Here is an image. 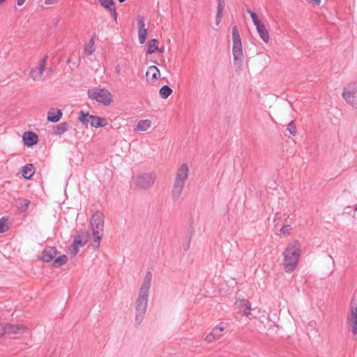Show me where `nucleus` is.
I'll return each instance as SVG.
<instances>
[{"mask_svg": "<svg viewBox=\"0 0 357 357\" xmlns=\"http://www.w3.org/2000/svg\"><path fill=\"white\" fill-rule=\"evenodd\" d=\"M151 280L152 273L149 271L144 278L142 284L139 291L138 297L135 302V323L137 326L142 324L147 310Z\"/></svg>", "mask_w": 357, "mask_h": 357, "instance_id": "1", "label": "nucleus"}, {"mask_svg": "<svg viewBox=\"0 0 357 357\" xmlns=\"http://www.w3.org/2000/svg\"><path fill=\"white\" fill-rule=\"evenodd\" d=\"M301 255V245L298 241L289 243L283 252L284 269L287 273H292L296 268Z\"/></svg>", "mask_w": 357, "mask_h": 357, "instance_id": "2", "label": "nucleus"}, {"mask_svg": "<svg viewBox=\"0 0 357 357\" xmlns=\"http://www.w3.org/2000/svg\"><path fill=\"white\" fill-rule=\"evenodd\" d=\"M91 229L93 236V247L97 249L100 246V241L103 235L104 216L100 211L94 213L91 218Z\"/></svg>", "mask_w": 357, "mask_h": 357, "instance_id": "3", "label": "nucleus"}, {"mask_svg": "<svg viewBox=\"0 0 357 357\" xmlns=\"http://www.w3.org/2000/svg\"><path fill=\"white\" fill-rule=\"evenodd\" d=\"M189 169L187 164H182L178 169L172 190V196L174 200H177L183 190L185 181L188 177Z\"/></svg>", "mask_w": 357, "mask_h": 357, "instance_id": "4", "label": "nucleus"}, {"mask_svg": "<svg viewBox=\"0 0 357 357\" xmlns=\"http://www.w3.org/2000/svg\"><path fill=\"white\" fill-rule=\"evenodd\" d=\"M89 98L96 100L97 102L105 105H109L112 101L111 93L105 89H91L88 91Z\"/></svg>", "mask_w": 357, "mask_h": 357, "instance_id": "5", "label": "nucleus"}, {"mask_svg": "<svg viewBox=\"0 0 357 357\" xmlns=\"http://www.w3.org/2000/svg\"><path fill=\"white\" fill-rule=\"evenodd\" d=\"M357 83L351 82L346 84L343 88L342 97L344 100L353 107H357L356 100Z\"/></svg>", "mask_w": 357, "mask_h": 357, "instance_id": "6", "label": "nucleus"}, {"mask_svg": "<svg viewBox=\"0 0 357 357\" xmlns=\"http://www.w3.org/2000/svg\"><path fill=\"white\" fill-rule=\"evenodd\" d=\"M155 178L149 174L138 175L132 178L131 186L135 188L147 189L151 188Z\"/></svg>", "mask_w": 357, "mask_h": 357, "instance_id": "7", "label": "nucleus"}, {"mask_svg": "<svg viewBox=\"0 0 357 357\" xmlns=\"http://www.w3.org/2000/svg\"><path fill=\"white\" fill-rule=\"evenodd\" d=\"M47 59V56H45L40 61L39 66L38 67L33 68H32L31 70L29 75H30V77L33 80L38 81V80L40 79V78H41V77L43 75L44 69H45V66Z\"/></svg>", "mask_w": 357, "mask_h": 357, "instance_id": "8", "label": "nucleus"}, {"mask_svg": "<svg viewBox=\"0 0 357 357\" xmlns=\"http://www.w3.org/2000/svg\"><path fill=\"white\" fill-rule=\"evenodd\" d=\"M138 24V38L140 44L145 43L147 36V29L145 28V23L144 19L141 16L137 18Z\"/></svg>", "mask_w": 357, "mask_h": 357, "instance_id": "9", "label": "nucleus"}, {"mask_svg": "<svg viewBox=\"0 0 357 357\" xmlns=\"http://www.w3.org/2000/svg\"><path fill=\"white\" fill-rule=\"evenodd\" d=\"M26 331V327L22 325H12L8 324L3 325V335H16L23 333Z\"/></svg>", "mask_w": 357, "mask_h": 357, "instance_id": "10", "label": "nucleus"}, {"mask_svg": "<svg viewBox=\"0 0 357 357\" xmlns=\"http://www.w3.org/2000/svg\"><path fill=\"white\" fill-rule=\"evenodd\" d=\"M233 56L234 59V66L240 68L243 63V52L242 46H233Z\"/></svg>", "mask_w": 357, "mask_h": 357, "instance_id": "11", "label": "nucleus"}, {"mask_svg": "<svg viewBox=\"0 0 357 357\" xmlns=\"http://www.w3.org/2000/svg\"><path fill=\"white\" fill-rule=\"evenodd\" d=\"M56 254L57 251L54 247H48L43 250L40 259L43 261L50 262L55 258Z\"/></svg>", "mask_w": 357, "mask_h": 357, "instance_id": "12", "label": "nucleus"}, {"mask_svg": "<svg viewBox=\"0 0 357 357\" xmlns=\"http://www.w3.org/2000/svg\"><path fill=\"white\" fill-rule=\"evenodd\" d=\"M22 139L26 146H31L37 144L38 135L31 131H27L24 132Z\"/></svg>", "mask_w": 357, "mask_h": 357, "instance_id": "13", "label": "nucleus"}, {"mask_svg": "<svg viewBox=\"0 0 357 357\" xmlns=\"http://www.w3.org/2000/svg\"><path fill=\"white\" fill-rule=\"evenodd\" d=\"M160 75V70L156 66H149L146 73V80L148 82H153L158 79Z\"/></svg>", "mask_w": 357, "mask_h": 357, "instance_id": "14", "label": "nucleus"}, {"mask_svg": "<svg viewBox=\"0 0 357 357\" xmlns=\"http://www.w3.org/2000/svg\"><path fill=\"white\" fill-rule=\"evenodd\" d=\"M348 323L351 328L354 335L357 334V307L351 310V315L348 319Z\"/></svg>", "mask_w": 357, "mask_h": 357, "instance_id": "15", "label": "nucleus"}, {"mask_svg": "<svg viewBox=\"0 0 357 357\" xmlns=\"http://www.w3.org/2000/svg\"><path fill=\"white\" fill-rule=\"evenodd\" d=\"M62 114L61 109H52L47 114V120L54 123L58 122L61 119Z\"/></svg>", "mask_w": 357, "mask_h": 357, "instance_id": "16", "label": "nucleus"}, {"mask_svg": "<svg viewBox=\"0 0 357 357\" xmlns=\"http://www.w3.org/2000/svg\"><path fill=\"white\" fill-rule=\"evenodd\" d=\"M256 29L261 40L265 43H268L269 41V33L264 24L262 23L261 24L257 26Z\"/></svg>", "mask_w": 357, "mask_h": 357, "instance_id": "17", "label": "nucleus"}, {"mask_svg": "<svg viewBox=\"0 0 357 357\" xmlns=\"http://www.w3.org/2000/svg\"><path fill=\"white\" fill-rule=\"evenodd\" d=\"M34 172V167L32 164H26L22 167V174L25 178H31Z\"/></svg>", "mask_w": 357, "mask_h": 357, "instance_id": "18", "label": "nucleus"}, {"mask_svg": "<svg viewBox=\"0 0 357 357\" xmlns=\"http://www.w3.org/2000/svg\"><path fill=\"white\" fill-rule=\"evenodd\" d=\"M228 326V324L226 323H220L219 325L215 326L212 330V333L216 337L217 339L220 338L222 336V331H225Z\"/></svg>", "mask_w": 357, "mask_h": 357, "instance_id": "19", "label": "nucleus"}, {"mask_svg": "<svg viewBox=\"0 0 357 357\" xmlns=\"http://www.w3.org/2000/svg\"><path fill=\"white\" fill-rule=\"evenodd\" d=\"M93 127H104L107 125L106 121L104 119L100 118L96 116L91 115V123Z\"/></svg>", "mask_w": 357, "mask_h": 357, "instance_id": "20", "label": "nucleus"}, {"mask_svg": "<svg viewBox=\"0 0 357 357\" xmlns=\"http://www.w3.org/2000/svg\"><path fill=\"white\" fill-rule=\"evenodd\" d=\"M232 40L233 45H242L241 36L237 26H232Z\"/></svg>", "mask_w": 357, "mask_h": 357, "instance_id": "21", "label": "nucleus"}, {"mask_svg": "<svg viewBox=\"0 0 357 357\" xmlns=\"http://www.w3.org/2000/svg\"><path fill=\"white\" fill-rule=\"evenodd\" d=\"M151 127V121L148 119L141 120L138 122L135 130L146 131Z\"/></svg>", "mask_w": 357, "mask_h": 357, "instance_id": "22", "label": "nucleus"}, {"mask_svg": "<svg viewBox=\"0 0 357 357\" xmlns=\"http://www.w3.org/2000/svg\"><path fill=\"white\" fill-rule=\"evenodd\" d=\"M78 119L84 126L87 127L89 123H91V115L89 113H84L83 111H81Z\"/></svg>", "mask_w": 357, "mask_h": 357, "instance_id": "23", "label": "nucleus"}, {"mask_svg": "<svg viewBox=\"0 0 357 357\" xmlns=\"http://www.w3.org/2000/svg\"><path fill=\"white\" fill-rule=\"evenodd\" d=\"M88 242L87 235H77L74 240L73 244L79 247L84 246Z\"/></svg>", "mask_w": 357, "mask_h": 357, "instance_id": "24", "label": "nucleus"}, {"mask_svg": "<svg viewBox=\"0 0 357 357\" xmlns=\"http://www.w3.org/2000/svg\"><path fill=\"white\" fill-rule=\"evenodd\" d=\"M172 92L173 91L169 86L165 85L160 89L159 94L162 98L165 99L167 98Z\"/></svg>", "mask_w": 357, "mask_h": 357, "instance_id": "25", "label": "nucleus"}, {"mask_svg": "<svg viewBox=\"0 0 357 357\" xmlns=\"http://www.w3.org/2000/svg\"><path fill=\"white\" fill-rule=\"evenodd\" d=\"M68 128V125L67 123H61L58 125L54 130V134L56 135H60L67 131Z\"/></svg>", "mask_w": 357, "mask_h": 357, "instance_id": "26", "label": "nucleus"}, {"mask_svg": "<svg viewBox=\"0 0 357 357\" xmlns=\"http://www.w3.org/2000/svg\"><path fill=\"white\" fill-rule=\"evenodd\" d=\"M30 204V201L28 199H20L17 203V207L20 212L25 211Z\"/></svg>", "mask_w": 357, "mask_h": 357, "instance_id": "27", "label": "nucleus"}, {"mask_svg": "<svg viewBox=\"0 0 357 357\" xmlns=\"http://www.w3.org/2000/svg\"><path fill=\"white\" fill-rule=\"evenodd\" d=\"M68 261V257L66 255H63L61 256H59L56 257L54 261V266L55 267H59L63 264H65Z\"/></svg>", "mask_w": 357, "mask_h": 357, "instance_id": "28", "label": "nucleus"}, {"mask_svg": "<svg viewBox=\"0 0 357 357\" xmlns=\"http://www.w3.org/2000/svg\"><path fill=\"white\" fill-rule=\"evenodd\" d=\"M247 12L250 15L252 22L255 25L256 27L262 24L260 22V20H259L258 16L256 13H255L254 11H252L250 9H248Z\"/></svg>", "mask_w": 357, "mask_h": 357, "instance_id": "29", "label": "nucleus"}, {"mask_svg": "<svg viewBox=\"0 0 357 357\" xmlns=\"http://www.w3.org/2000/svg\"><path fill=\"white\" fill-rule=\"evenodd\" d=\"M101 6H102L104 8L108 9H111L112 8L114 7V0H98Z\"/></svg>", "mask_w": 357, "mask_h": 357, "instance_id": "30", "label": "nucleus"}, {"mask_svg": "<svg viewBox=\"0 0 357 357\" xmlns=\"http://www.w3.org/2000/svg\"><path fill=\"white\" fill-rule=\"evenodd\" d=\"M9 229L8 220L5 218L0 219V233H3Z\"/></svg>", "mask_w": 357, "mask_h": 357, "instance_id": "31", "label": "nucleus"}, {"mask_svg": "<svg viewBox=\"0 0 357 357\" xmlns=\"http://www.w3.org/2000/svg\"><path fill=\"white\" fill-rule=\"evenodd\" d=\"M287 130L289 131V132L293 135V136H295L297 133V130H296V125L294 123V121H291L287 126Z\"/></svg>", "mask_w": 357, "mask_h": 357, "instance_id": "32", "label": "nucleus"}, {"mask_svg": "<svg viewBox=\"0 0 357 357\" xmlns=\"http://www.w3.org/2000/svg\"><path fill=\"white\" fill-rule=\"evenodd\" d=\"M217 12L222 13L225 6V0H217Z\"/></svg>", "mask_w": 357, "mask_h": 357, "instance_id": "33", "label": "nucleus"}, {"mask_svg": "<svg viewBox=\"0 0 357 357\" xmlns=\"http://www.w3.org/2000/svg\"><path fill=\"white\" fill-rule=\"evenodd\" d=\"M95 51L94 46H85L83 54L84 55H91Z\"/></svg>", "mask_w": 357, "mask_h": 357, "instance_id": "34", "label": "nucleus"}, {"mask_svg": "<svg viewBox=\"0 0 357 357\" xmlns=\"http://www.w3.org/2000/svg\"><path fill=\"white\" fill-rule=\"evenodd\" d=\"M236 304L238 305V307L244 308V309H245V307H247L248 306L250 305L249 302L245 300L237 301L236 302Z\"/></svg>", "mask_w": 357, "mask_h": 357, "instance_id": "35", "label": "nucleus"}, {"mask_svg": "<svg viewBox=\"0 0 357 357\" xmlns=\"http://www.w3.org/2000/svg\"><path fill=\"white\" fill-rule=\"evenodd\" d=\"M280 231L284 235H288L291 231V227L289 225H284L281 228Z\"/></svg>", "mask_w": 357, "mask_h": 357, "instance_id": "36", "label": "nucleus"}, {"mask_svg": "<svg viewBox=\"0 0 357 357\" xmlns=\"http://www.w3.org/2000/svg\"><path fill=\"white\" fill-rule=\"evenodd\" d=\"M215 340H218V339L216 338V337L213 335V333L212 332H211L209 334H208L205 337V340L208 343L213 342Z\"/></svg>", "mask_w": 357, "mask_h": 357, "instance_id": "37", "label": "nucleus"}, {"mask_svg": "<svg viewBox=\"0 0 357 357\" xmlns=\"http://www.w3.org/2000/svg\"><path fill=\"white\" fill-rule=\"evenodd\" d=\"M158 50V46H148V48L146 50V54H151Z\"/></svg>", "mask_w": 357, "mask_h": 357, "instance_id": "38", "label": "nucleus"}, {"mask_svg": "<svg viewBox=\"0 0 357 357\" xmlns=\"http://www.w3.org/2000/svg\"><path fill=\"white\" fill-rule=\"evenodd\" d=\"M78 252H79V247L73 243V245H71V250H70L71 254L73 256H75L78 253Z\"/></svg>", "mask_w": 357, "mask_h": 357, "instance_id": "39", "label": "nucleus"}, {"mask_svg": "<svg viewBox=\"0 0 357 357\" xmlns=\"http://www.w3.org/2000/svg\"><path fill=\"white\" fill-rule=\"evenodd\" d=\"M109 11L110 12L111 15L114 17V20L115 21H116V20H117V13H116V8L113 7L111 9H109Z\"/></svg>", "mask_w": 357, "mask_h": 357, "instance_id": "40", "label": "nucleus"}, {"mask_svg": "<svg viewBox=\"0 0 357 357\" xmlns=\"http://www.w3.org/2000/svg\"><path fill=\"white\" fill-rule=\"evenodd\" d=\"M250 310H251L250 305H249L247 307H245V309H243V314L245 316L248 317L250 314Z\"/></svg>", "mask_w": 357, "mask_h": 357, "instance_id": "41", "label": "nucleus"}, {"mask_svg": "<svg viewBox=\"0 0 357 357\" xmlns=\"http://www.w3.org/2000/svg\"><path fill=\"white\" fill-rule=\"evenodd\" d=\"M221 18H222V13L217 12L216 16H215V23L217 25L219 24V23L220 22Z\"/></svg>", "mask_w": 357, "mask_h": 357, "instance_id": "42", "label": "nucleus"}, {"mask_svg": "<svg viewBox=\"0 0 357 357\" xmlns=\"http://www.w3.org/2000/svg\"><path fill=\"white\" fill-rule=\"evenodd\" d=\"M59 0H45V3L46 5H51V4H55L58 3Z\"/></svg>", "mask_w": 357, "mask_h": 357, "instance_id": "43", "label": "nucleus"}, {"mask_svg": "<svg viewBox=\"0 0 357 357\" xmlns=\"http://www.w3.org/2000/svg\"><path fill=\"white\" fill-rule=\"evenodd\" d=\"M158 41L156 39L150 40L146 45H157Z\"/></svg>", "mask_w": 357, "mask_h": 357, "instance_id": "44", "label": "nucleus"}, {"mask_svg": "<svg viewBox=\"0 0 357 357\" xmlns=\"http://www.w3.org/2000/svg\"><path fill=\"white\" fill-rule=\"evenodd\" d=\"M25 1L26 0H17V4L20 6H22L24 3Z\"/></svg>", "mask_w": 357, "mask_h": 357, "instance_id": "45", "label": "nucleus"}, {"mask_svg": "<svg viewBox=\"0 0 357 357\" xmlns=\"http://www.w3.org/2000/svg\"><path fill=\"white\" fill-rule=\"evenodd\" d=\"M156 52L162 53L164 52V47L161 46L160 47H159V46H158V50H156Z\"/></svg>", "mask_w": 357, "mask_h": 357, "instance_id": "46", "label": "nucleus"}, {"mask_svg": "<svg viewBox=\"0 0 357 357\" xmlns=\"http://www.w3.org/2000/svg\"><path fill=\"white\" fill-rule=\"evenodd\" d=\"M3 335V325L0 324V336Z\"/></svg>", "mask_w": 357, "mask_h": 357, "instance_id": "47", "label": "nucleus"}, {"mask_svg": "<svg viewBox=\"0 0 357 357\" xmlns=\"http://www.w3.org/2000/svg\"><path fill=\"white\" fill-rule=\"evenodd\" d=\"M312 3L316 5H319L321 3V0H310Z\"/></svg>", "mask_w": 357, "mask_h": 357, "instance_id": "48", "label": "nucleus"}, {"mask_svg": "<svg viewBox=\"0 0 357 357\" xmlns=\"http://www.w3.org/2000/svg\"><path fill=\"white\" fill-rule=\"evenodd\" d=\"M94 40L93 38H91V39L90 40V44L89 45H93L94 44Z\"/></svg>", "mask_w": 357, "mask_h": 357, "instance_id": "49", "label": "nucleus"}, {"mask_svg": "<svg viewBox=\"0 0 357 357\" xmlns=\"http://www.w3.org/2000/svg\"><path fill=\"white\" fill-rule=\"evenodd\" d=\"M354 211H355V215H356L357 213V204H356V206L354 207Z\"/></svg>", "mask_w": 357, "mask_h": 357, "instance_id": "50", "label": "nucleus"}, {"mask_svg": "<svg viewBox=\"0 0 357 357\" xmlns=\"http://www.w3.org/2000/svg\"><path fill=\"white\" fill-rule=\"evenodd\" d=\"M6 0H0V6L5 2Z\"/></svg>", "mask_w": 357, "mask_h": 357, "instance_id": "51", "label": "nucleus"}, {"mask_svg": "<svg viewBox=\"0 0 357 357\" xmlns=\"http://www.w3.org/2000/svg\"><path fill=\"white\" fill-rule=\"evenodd\" d=\"M125 1H126V0H119V1L120 3H123V2H124Z\"/></svg>", "mask_w": 357, "mask_h": 357, "instance_id": "52", "label": "nucleus"}]
</instances>
